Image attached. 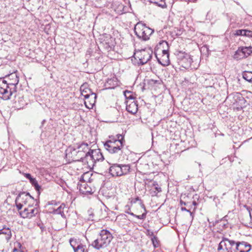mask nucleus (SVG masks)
I'll return each mask as SVG.
<instances>
[{
  "instance_id": "nucleus-39",
  "label": "nucleus",
  "mask_w": 252,
  "mask_h": 252,
  "mask_svg": "<svg viewBox=\"0 0 252 252\" xmlns=\"http://www.w3.org/2000/svg\"><path fill=\"white\" fill-rule=\"evenodd\" d=\"M181 210L182 211H187L188 212H189V214H190V216L192 218V219H193V213L192 212H191L189 210H188L185 207H182L181 208Z\"/></svg>"
},
{
  "instance_id": "nucleus-42",
  "label": "nucleus",
  "mask_w": 252,
  "mask_h": 252,
  "mask_svg": "<svg viewBox=\"0 0 252 252\" xmlns=\"http://www.w3.org/2000/svg\"><path fill=\"white\" fill-rule=\"evenodd\" d=\"M25 177H26V178L29 179L30 180V179H32L33 178V177H32L31 175L30 174H29V173L26 174Z\"/></svg>"
},
{
  "instance_id": "nucleus-15",
  "label": "nucleus",
  "mask_w": 252,
  "mask_h": 252,
  "mask_svg": "<svg viewBox=\"0 0 252 252\" xmlns=\"http://www.w3.org/2000/svg\"><path fill=\"white\" fill-rule=\"evenodd\" d=\"M99 237L107 247L113 239L112 234L106 229H102L99 233Z\"/></svg>"
},
{
  "instance_id": "nucleus-54",
  "label": "nucleus",
  "mask_w": 252,
  "mask_h": 252,
  "mask_svg": "<svg viewBox=\"0 0 252 252\" xmlns=\"http://www.w3.org/2000/svg\"><path fill=\"white\" fill-rule=\"evenodd\" d=\"M53 202V201H51V202L50 203V204H53V203H52Z\"/></svg>"
},
{
  "instance_id": "nucleus-28",
  "label": "nucleus",
  "mask_w": 252,
  "mask_h": 252,
  "mask_svg": "<svg viewBox=\"0 0 252 252\" xmlns=\"http://www.w3.org/2000/svg\"><path fill=\"white\" fill-rule=\"evenodd\" d=\"M243 247V243H241L240 242H235V245L233 247V252H247L246 251H243L242 249Z\"/></svg>"
},
{
  "instance_id": "nucleus-5",
  "label": "nucleus",
  "mask_w": 252,
  "mask_h": 252,
  "mask_svg": "<svg viewBox=\"0 0 252 252\" xmlns=\"http://www.w3.org/2000/svg\"><path fill=\"white\" fill-rule=\"evenodd\" d=\"M134 31L136 36L143 40L149 39L154 32V30L146 26L141 22H138L135 25Z\"/></svg>"
},
{
  "instance_id": "nucleus-16",
  "label": "nucleus",
  "mask_w": 252,
  "mask_h": 252,
  "mask_svg": "<svg viewBox=\"0 0 252 252\" xmlns=\"http://www.w3.org/2000/svg\"><path fill=\"white\" fill-rule=\"evenodd\" d=\"M91 152L92 157H90V158H93V162L94 164L95 163L96 161H102L104 160V157L100 149L91 150Z\"/></svg>"
},
{
  "instance_id": "nucleus-35",
  "label": "nucleus",
  "mask_w": 252,
  "mask_h": 252,
  "mask_svg": "<svg viewBox=\"0 0 252 252\" xmlns=\"http://www.w3.org/2000/svg\"><path fill=\"white\" fill-rule=\"evenodd\" d=\"M243 36L248 37H252V31L248 30H244Z\"/></svg>"
},
{
  "instance_id": "nucleus-1",
  "label": "nucleus",
  "mask_w": 252,
  "mask_h": 252,
  "mask_svg": "<svg viewBox=\"0 0 252 252\" xmlns=\"http://www.w3.org/2000/svg\"><path fill=\"white\" fill-rule=\"evenodd\" d=\"M19 81L17 72H14L0 78V94L5 100L10 99L12 94L16 92L17 85Z\"/></svg>"
},
{
  "instance_id": "nucleus-2",
  "label": "nucleus",
  "mask_w": 252,
  "mask_h": 252,
  "mask_svg": "<svg viewBox=\"0 0 252 252\" xmlns=\"http://www.w3.org/2000/svg\"><path fill=\"white\" fill-rule=\"evenodd\" d=\"M155 55L158 62L163 66H167L170 64L169 45L165 40L160 41L157 46Z\"/></svg>"
},
{
  "instance_id": "nucleus-46",
  "label": "nucleus",
  "mask_w": 252,
  "mask_h": 252,
  "mask_svg": "<svg viewBox=\"0 0 252 252\" xmlns=\"http://www.w3.org/2000/svg\"><path fill=\"white\" fill-rule=\"evenodd\" d=\"M148 234H149V235H152V236L154 235V233H153V231H150V230H148Z\"/></svg>"
},
{
  "instance_id": "nucleus-53",
  "label": "nucleus",
  "mask_w": 252,
  "mask_h": 252,
  "mask_svg": "<svg viewBox=\"0 0 252 252\" xmlns=\"http://www.w3.org/2000/svg\"><path fill=\"white\" fill-rule=\"evenodd\" d=\"M45 120H43L41 123V124H42V126H43L44 124L45 123Z\"/></svg>"
},
{
  "instance_id": "nucleus-12",
  "label": "nucleus",
  "mask_w": 252,
  "mask_h": 252,
  "mask_svg": "<svg viewBox=\"0 0 252 252\" xmlns=\"http://www.w3.org/2000/svg\"><path fill=\"white\" fill-rule=\"evenodd\" d=\"M138 58L139 59L140 63L144 64L152 58L153 51L151 49L142 50L138 53Z\"/></svg>"
},
{
  "instance_id": "nucleus-6",
  "label": "nucleus",
  "mask_w": 252,
  "mask_h": 252,
  "mask_svg": "<svg viewBox=\"0 0 252 252\" xmlns=\"http://www.w3.org/2000/svg\"><path fill=\"white\" fill-rule=\"evenodd\" d=\"M130 171L129 164H113L109 168V172L113 177H119L128 174Z\"/></svg>"
},
{
  "instance_id": "nucleus-49",
  "label": "nucleus",
  "mask_w": 252,
  "mask_h": 252,
  "mask_svg": "<svg viewBox=\"0 0 252 252\" xmlns=\"http://www.w3.org/2000/svg\"><path fill=\"white\" fill-rule=\"evenodd\" d=\"M19 102L22 105H24V103L23 102V99H21L20 100H19Z\"/></svg>"
},
{
  "instance_id": "nucleus-8",
  "label": "nucleus",
  "mask_w": 252,
  "mask_h": 252,
  "mask_svg": "<svg viewBox=\"0 0 252 252\" xmlns=\"http://www.w3.org/2000/svg\"><path fill=\"white\" fill-rule=\"evenodd\" d=\"M100 45L108 52L114 50L116 42L115 38L110 34H104L100 38Z\"/></svg>"
},
{
  "instance_id": "nucleus-20",
  "label": "nucleus",
  "mask_w": 252,
  "mask_h": 252,
  "mask_svg": "<svg viewBox=\"0 0 252 252\" xmlns=\"http://www.w3.org/2000/svg\"><path fill=\"white\" fill-rule=\"evenodd\" d=\"M3 234L5 235V240L8 242L10 241L12 237L11 229L6 225H4L1 229H0V235Z\"/></svg>"
},
{
  "instance_id": "nucleus-9",
  "label": "nucleus",
  "mask_w": 252,
  "mask_h": 252,
  "mask_svg": "<svg viewBox=\"0 0 252 252\" xmlns=\"http://www.w3.org/2000/svg\"><path fill=\"white\" fill-rule=\"evenodd\" d=\"M17 201H20L24 205L33 206L37 200L32 196L29 193L20 192L16 197Z\"/></svg>"
},
{
  "instance_id": "nucleus-3",
  "label": "nucleus",
  "mask_w": 252,
  "mask_h": 252,
  "mask_svg": "<svg viewBox=\"0 0 252 252\" xmlns=\"http://www.w3.org/2000/svg\"><path fill=\"white\" fill-rule=\"evenodd\" d=\"M104 147L109 153L121 155L123 153V139H117L114 136H110L104 143Z\"/></svg>"
},
{
  "instance_id": "nucleus-44",
  "label": "nucleus",
  "mask_w": 252,
  "mask_h": 252,
  "mask_svg": "<svg viewBox=\"0 0 252 252\" xmlns=\"http://www.w3.org/2000/svg\"><path fill=\"white\" fill-rule=\"evenodd\" d=\"M249 215L251 218V219L252 220V209L249 210Z\"/></svg>"
},
{
  "instance_id": "nucleus-31",
  "label": "nucleus",
  "mask_w": 252,
  "mask_h": 252,
  "mask_svg": "<svg viewBox=\"0 0 252 252\" xmlns=\"http://www.w3.org/2000/svg\"><path fill=\"white\" fill-rule=\"evenodd\" d=\"M69 243L73 250L76 249L78 245H81L82 244L76 239L71 238L69 240Z\"/></svg>"
},
{
  "instance_id": "nucleus-38",
  "label": "nucleus",
  "mask_w": 252,
  "mask_h": 252,
  "mask_svg": "<svg viewBox=\"0 0 252 252\" xmlns=\"http://www.w3.org/2000/svg\"><path fill=\"white\" fill-rule=\"evenodd\" d=\"M15 204L18 211L21 210L24 206V205L20 201H17L16 199H15Z\"/></svg>"
},
{
  "instance_id": "nucleus-41",
  "label": "nucleus",
  "mask_w": 252,
  "mask_h": 252,
  "mask_svg": "<svg viewBox=\"0 0 252 252\" xmlns=\"http://www.w3.org/2000/svg\"><path fill=\"white\" fill-rule=\"evenodd\" d=\"M115 137L116 138V139H121V138H122V139H123V143L124 142V138H123V137L122 136V135H121V134H117V135L116 136H115Z\"/></svg>"
},
{
  "instance_id": "nucleus-30",
  "label": "nucleus",
  "mask_w": 252,
  "mask_h": 252,
  "mask_svg": "<svg viewBox=\"0 0 252 252\" xmlns=\"http://www.w3.org/2000/svg\"><path fill=\"white\" fill-rule=\"evenodd\" d=\"M30 183L34 187L35 189L39 193V190L41 189V187L38 185L37 181L36 180L33 178L32 179H30Z\"/></svg>"
},
{
  "instance_id": "nucleus-10",
  "label": "nucleus",
  "mask_w": 252,
  "mask_h": 252,
  "mask_svg": "<svg viewBox=\"0 0 252 252\" xmlns=\"http://www.w3.org/2000/svg\"><path fill=\"white\" fill-rule=\"evenodd\" d=\"M235 245V242L234 240H230L228 238L223 237L219 244L218 251L233 252V247Z\"/></svg>"
},
{
  "instance_id": "nucleus-4",
  "label": "nucleus",
  "mask_w": 252,
  "mask_h": 252,
  "mask_svg": "<svg viewBox=\"0 0 252 252\" xmlns=\"http://www.w3.org/2000/svg\"><path fill=\"white\" fill-rule=\"evenodd\" d=\"M130 203L133 211L135 213L133 217L140 220H144L147 215V211L143 201L139 197L133 199Z\"/></svg>"
},
{
  "instance_id": "nucleus-19",
  "label": "nucleus",
  "mask_w": 252,
  "mask_h": 252,
  "mask_svg": "<svg viewBox=\"0 0 252 252\" xmlns=\"http://www.w3.org/2000/svg\"><path fill=\"white\" fill-rule=\"evenodd\" d=\"M90 157H92L91 150H89L88 152L85 154L84 157H81L79 160L83 162L86 163L89 166H93L94 164L93 162V158H90Z\"/></svg>"
},
{
  "instance_id": "nucleus-14",
  "label": "nucleus",
  "mask_w": 252,
  "mask_h": 252,
  "mask_svg": "<svg viewBox=\"0 0 252 252\" xmlns=\"http://www.w3.org/2000/svg\"><path fill=\"white\" fill-rule=\"evenodd\" d=\"M178 63L183 67L189 65L191 63V59L189 55L185 53H180L178 56Z\"/></svg>"
},
{
  "instance_id": "nucleus-51",
  "label": "nucleus",
  "mask_w": 252,
  "mask_h": 252,
  "mask_svg": "<svg viewBox=\"0 0 252 252\" xmlns=\"http://www.w3.org/2000/svg\"><path fill=\"white\" fill-rule=\"evenodd\" d=\"M192 204L193 205H194V206H196L197 205V203H196V202L195 201H193L192 202Z\"/></svg>"
},
{
  "instance_id": "nucleus-26",
  "label": "nucleus",
  "mask_w": 252,
  "mask_h": 252,
  "mask_svg": "<svg viewBox=\"0 0 252 252\" xmlns=\"http://www.w3.org/2000/svg\"><path fill=\"white\" fill-rule=\"evenodd\" d=\"M148 0L150 3L155 4L157 5H158L160 7L164 8V7H166L165 0Z\"/></svg>"
},
{
  "instance_id": "nucleus-25",
  "label": "nucleus",
  "mask_w": 252,
  "mask_h": 252,
  "mask_svg": "<svg viewBox=\"0 0 252 252\" xmlns=\"http://www.w3.org/2000/svg\"><path fill=\"white\" fill-rule=\"evenodd\" d=\"M242 48L239 47L238 49L235 52L234 55V58L237 60H239L245 58L243 52H242Z\"/></svg>"
},
{
  "instance_id": "nucleus-22",
  "label": "nucleus",
  "mask_w": 252,
  "mask_h": 252,
  "mask_svg": "<svg viewBox=\"0 0 252 252\" xmlns=\"http://www.w3.org/2000/svg\"><path fill=\"white\" fill-rule=\"evenodd\" d=\"M228 97H232L233 100L231 101L233 104H237L239 101L243 100L244 97L242 96V94L240 93L235 92L231 94Z\"/></svg>"
},
{
  "instance_id": "nucleus-37",
  "label": "nucleus",
  "mask_w": 252,
  "mask_h": 252,
  "mask_svg": "<svg viewBox=\"0 0 252 252\" xmlns=\"http://www.w3.org/2000/svg\"><path fill=\"white\" fill-rule=\"evenodd\" d=\"M244 30H237L235 31L234 34L236 36H243V32Z\"/></svg>"
},
{
  "instance_id": "nucleus-43",
  "label": "nucleus",
  "mask_w": 252,
  "mask_h": 252,
  "mask_svg": "<svg viewBox=\"0 0 252 252\" xmlns=\"http://www.w3.org/2000/svg\"><path fill=\"white\" fill-rule=\"evenodd\" d=\"M187 203H186V202H184L182 200H180V204L181 205H187Z\"/></svg>"
},
{
  "instance_id": "nucleus-48",
  "label": "nucleus",
  "mask_w": 252,
  "mask_h": 252,
  "mask_svg": "<svg viewBox=\"0 0 252 252\" xmlns=\"http://www.w3.org/2000/svg\"><path fill=\"white\" fill-rule=\"evenodd\" d=\"M93 216H94V215L93 214H90V218L89 219L92 220H94L93 219Z\"/></svg>"
},
{
  "instance_id": "nucleus-52",
  "label": "nucleus",
  "mask_w": 252,
  "mask_h": 252,
  "mask_svg": "<svg viewBox=\"0 0 252 252\" xmlns=\"http://www.w3.org/2000/svg\"><path fill=\"white\" fill-rule=\"evenodd\" d=\"M156 189L158 190V192L161 191V189L160 188H158V187H156Z\"/></svg>"
},
{
  "instance_id": "nucleus-55",
  "label": "nucleus",
  "mask_w": 252,
  "mask_h": 252,
  "mask_svg": "<svg viewBox=\"0 0 252 252\" xmlns=\"http://www.w3.org/2000/svg\"><path fill=\"white\" fill-rule=\"evenodd\" d=\"M195 1H196L197 0H194Z\"/></svg>"
},
{
  "instance_id": "nucleus-27",
  "label": "nucleus",
  "mask_w": 252,
  "mask_h": 252,
  "mask_svg": "<svg viewBox=\"0 0 252 252\" xmlns=\"http://www.w3.org/2000/svg\"><path fill=\"white\" fill-rule=\"evenodd\" d=\"M243 78L249 82H252V71H245L242 73Z\"/></svg>"
},
{
  "instance_id": "nucleus-34",
  "label": "nucleus",
  "mask_w": 252,
  "mask_h": 252,
  "mask_svg": "<svg viewBox=\"0 0 252 252\" xmlns=\"http://www.w3.org/2000/svg\"><path fill=\"white\" fill-rule=\"evenodd\" d=\"M74 252H86L85 246L83 245H78L77 248L74 250Z\"/></svg>"
},
{
  "instance_id": "nucleus-13",
  "label": "nucleus",
  "mask_w": 252,
  "mask_h": 252,
  "mask_svg": "<svg viewBox=\"0 0 252 252\" xmlns=\"http://www.w3.org/2000/svg\"><path fill=\"white\" fill-rule=\"evenodd\" d=\"M70 150H72V152L74 153H79L81 152H83L85 154L88 152L90 149L89 145L87 143L82 142L81 143H77L74 145L73 148L70 149Z\"/></svg>"
},
{
  "instance_id": "nucleus-17",
  "label": "nucleus",
  "mask_w": 252,
  "mask_h": 252,
  "mask_svg": "<svg viewBox=\"0 0 252 252\" xmlns=\"http://www.w3.org/2000/svg\"><path fill=\"white\" fill-rule=\"evenodd\" d=\"M126 109L129 113L134 114L137 113L138 110L137 102L135 100L131 101H126Z\"/></svg>"
},
{
  "instance_id": "nucleus-24",
  "label": "nucleus",
  "mask_w": 252,
  "mask_h": 252,
  "mask_svg": "<svg viewBox=\"0 0 252 252\" xmlns=\"http://www.w3.org/2000/svg\"><path fill=\"white\" fill-rule=\"evenodd\" d=\"M82 178L84 179L85 183H91L94 180V175L91 172H87L82 174Z\"/></svg>"
},
{
  "instance_id": "nucleus-40",
  "label": "nucleus",
  "mask_w": 252,
  "mask_h": 252,
  "mask_svg": "<svg viewBox=\"0 0 252 252\" xmlns=\"http://www.w3.org/2000/svg\"><path fill=\"white\" fill-rule=\"evenodd\" d=\"M152 241L154 246L156 247V245L158 244L157 238L155 236H154L153 238H152Z\"/></svg>"
},
{
  "instance_id": "nucleus-47",
  "label": "nucleus",
  "mask_w": 252,
  "mask_h": 252,
  "mask_svg": "<svg viewBox=\"0 0 252 252\" xmlns=\"http://www.w3.org/2000/svg\"><path fill=\"white\" fill-rule=\"evenodd\" d=\"M80 182H81V184H83V183L84 182V179L82 178V175L81 176L80 178Z\"/></svg>"
},
{
  "instance_id": "nucleus-11",
  "label": "nucleus",
  "mask_w": 252,
  "mask_h": 252,
  "mask_svg": "<svg viewBox=\"0 0 252 252\" xmlns=\"http://www.w3.org/2000/svg\"><path fill=\"white\" fill-rule=\"evenodd\" d=\"M81 90H82V87H81ZM81 94L84 97V98L87 99L89 98L90 97H92V100L89 101V105L87 104V101H85V105L87 108L91 109L92 108L93 105L94 104L95 102V99L96 98V94L95 93H92L91 90L88 89L87 90H83L81 91Z\"/></svg>"
},
{
  "instance_id": "nucleus-33",
  "label": "nucleus",
  "mask_w": 252,
  "mask_h": 252,
  "mask_svg": "<svg viewBox=\"0 0 252 252\" xmlns=\"http://www.w3.org/2000/svg\"><path fill=\"white\" fill-rule=\"evenodd\" d=\"M240 243H243V247L242 249L243 250V251H246L247 252H249L251 249V245L244 241L240 242Z\"/></svg>"
},
{
  "instance_id": "nucleus-18",
  "label": "nucleus",
  "mask_w": 252,
  "mask_h": 252,
  "mask_svg": "<svg viewBox=\"0 0 252 252\" xmlns=\"http://www.w3.org/2000/svg\"><path fill=\"white\" fill-rule=\"evenodd\" d=\"M78 188L83 194L93 193L94 189L89 186L87 183L83 182V184H78Z\"/></svg>"
},
{
  "instance_id": "nucleus-23",
  "label": "nucleus",
  "mask_w": 252,
  "mask_h": 252,
  "mask_svg": "<svg viewBox=\"0 0 252 252\" xmlns=\"http://www.w3.org/2000/svg\"><path fill=\"white\" fill-rule=\"evenodd\" d=\"M64 209H67V208L65 207L64 203H62L59 207L57 209H53V211L50 212L53 214L61 215L63 218H65V215L64 213Z\"/></svg>"
},
{
  "instance_id": "nucleus-29",
  "label": "nucleus",
  "mask_w": 252,
  "mask_h": 252,
  "mask_svg": "<svg viewBox=\"0 0 252 252\" xmlns=\"http://www.w3.org/2000/svg\"><path fill=\"white\" fill-rule=\"evenodd\" d=\"M242 52H243L244 56L246 58L248 57L251 54H252V47H242Z\"/></svg>"
},
{
  "instance_id": "nucleus-21",
  "label": "nucleus",
  "mask_w": 252,
  "mask_h": 252,
  "mask_svg": "<svg viewBox=\"0 0 252 252\" xmlns=\"http://www.w3.org/2000/svg\"><path fill=\"white\" fill-rule=\"evenodd\" d=\"M91 246L96 250H99L100 249L106 248V246L105 245V244L102 241L101 238L99 236L98 238L94 240L92 243L91 244Z\"/></svg>"
},
{
  "instance_id": "nucleus-45",
  "label": "nucleus",
  "mask_w": 252,
  "mask_h": 252,
  "mask_svg": "<svg viewBox=\"0 0 252 252\" xmlns=\"http://www.w3.org/2000/svg\"><path fill=\"white\" fill-rule=\"evenodd\" d=\"M13 252H21L20 250H19L16 248H14L13 249Z\"/></svg>"
},
{
  "instance_id": "nucleus-50",
  "label": "nucleus",
  "mask_w": 252,
  "mask_h": 252,
  "mask_svg": "<svg viewBox=\"0 0 252 252\" xmlns=\"http://www.w3.org/2000/svg\"><path fill=\"white\" fill-rule=\"evenodd\" d=\"M88 99H89V100L87 101V104H88V105H89V101H91V100H92V97H90Z\"/></svg>"
},
{
  "instance_id": "nucleus-32",
  "label": "nucleus",
  "mask_w": 252,
  "mask_h": 252,
  "mask_svg": "<svg viewBox=\"0 0 252 252\" xmlns=\"http://www.w3.org/2000/svg\"><path fill=\"white\" fill-rule=\"evenodd\" d=\"M124 95L126 99H128V101H131L134 100L132 92L130 91H125L124 92Z\"/></svg>"
},
{
  "instance_id": "nucleus-36",
  "label": "nucleus",
  "mask_w": 252,
  "mask_h": 252,
  "mask_svg": "<svg viewBox=\"0 0 252 252\" xmlns=\"http://www.w3.org/2000/svg\"><path fill=\"white\" fill-rule=\"evenodd\" d=\"M126 211L125 212L127 214H128L132 216H135V214H134L133 212H131V209L129 205H126L125 206Z\"/></svg>"
},
{
  "instance_id": "nucleus-7",
  "label": "nucleus",
  "mask_w": 252,
  "mask_h": 252,
  "mask_svg": "<svg viewBox=\"0 0 252 252\" xmlns=\"http://www.w3.org/2000/svg\"><path fill=\"white\" fill-rule=\"evenodd\" d=\"M38 203L36 202L35 206H28L22 211L19 212L20 216L24 219H31L39 213Z\"/></svg>"
}]
</instances>
